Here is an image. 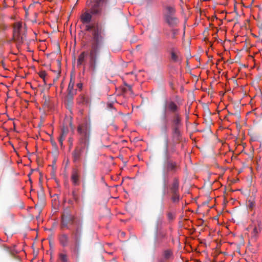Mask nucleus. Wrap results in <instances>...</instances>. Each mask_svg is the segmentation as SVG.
I'll return each instance as SVG.
<instances>
[{
  "instance_id": "obj_1",
  "label": "nucleus",
  "mask_w": 262,
  "mask_h": 262,
  "mask_svg": "<svg viewBox=\"0 0 262 262\" xmlns=\"http://www.w3.org/2000/svg\"><path fill=\"white\" fill-rule=\"evenodd\" d=\"M86 30L92 32V48L94 51H96L103 41L102 28L97 24H92L87 25Z\"/></svg>"
},
{
  "instance_id": "obj_2",
  "label": "nucleus",
  "mask_w": 262,
  "mask_h": 262,
  "mask_svg": "<svg viewBox=\"0 0 262 262\" xmlns=\"http://www.w3.org/2000/svg\"><path fill=\"white\" fill-rule=\"evenodd\" d=\"M163 13L164 19L169 26H173L178 24V19L175 16L176 8L173 5L166 6Z\"/></svg>"
},
{
  "instance_id": "obj_3",
  "label": "nucleus",
  "mask_w": 262,
  "mask_h": 262,
  "mask_svg": "<svg viewBox=\"0 0 262 262\" xmlns=\"http://www.w3.org/2000/svg\"><path fill=\"white\" fill-rule=\"evenodd\" d=\"M26 30L21 22H16L13 27V40L19 45L22 43L26 37Z\"/></svg>"
},
{
  "instance_id": "obj_4",
  "label": "nucleus",
  "mask_w": 262,
  "mask_h": 262,
  "mask_svg": "<svg viewBox=\"0 0 262 262\" xmlns=\"http://www.w3.org/2000/svg\"><path fill=\"white\" fill-rule=\"evenodd\" d=\"M78 133L81 136L80 142L86 144L90 137V127L87 124H82L78 126Z\"/></svg>"
},
{
  "instance_id": "obj_5",
  "label": "nucleus",
  "mask_w": 262,
  "mask_h": 262,
  "mask_svg": "<svg viewBox=\"0 0 262 262\" xmlns=\"http://www.w3.org/2000/svg\"><path fill=\"white\" fill-rule=\"evenodd\" d=\"M105 0H88L86 5L91 7V13L97 14L101 12V6Z\"/></svg>"
},
{
  "instance_id": "obj_6",
  "label": "nucleus",
  "mask_w": 262,
  "mask_h": 262,
  "mask_svg": "<svg viewBox=\"0 0 262 262\" xmlns=\"http://www.w3.org/2000/svg\"><path fill=\"white\" fill-rule=\"evenodd\" d=\"M74 217L73 215L66 212L62 216L61 226L63 227L68 228L69 225H72L73 223Z\"/></svg>"
},
{
  "instance_id": "obj_7",
  "label": "nucleus",
  "mask_w": 262,
  "mask_h": 262,
  "mask_svg": "<svg viewBox=\"0 0 262 262\" xmlns=\"http://www.w3.org/2000/svg\"><path fill=\"white\" fill-rule=\"evenodd\" d=\"M80 175L77 169H74L72 171L71 175V181L74 186H78L80 184L79 181Z\"/></svg>"
},
{
  "instance_id": "obj_8",
  "label": "nucleus",
  "mask_w": 262,
  "mask_h": 262,
  "mask_svg": "<svg viewBox=\"0 0 262 262\" xmlns=\"http://www.w3.org/2000/svg\"><path fill=\"white\" fill-rule=\"evenodd\" d=\"M77 102L80 105H87L89 103V98L88 96L81 94L77 99Z\"/></svg>"
},
{
  "instance_id": "obj_9",
  "label": "nucleus",
  "mask_w": 262,
  "mask_h": 262,
  "mask_svg": "<svg viewBox=\"0 0 262 262\" xmlns=\"http://www.w3.org/2000/svg\"><path fill=\"white\" fill-rule=\"evenodd\" d=\"M92 19V15L91 13L88 12H85L81 15L80 20L83 24L89 23Z\"/></svg>"
},
{
  "instance_id": "obj_10",
  "label": "nucleus",
  "mask_w": 262,
  "mask_h": 262,
  "mask_svg": "<svg viewBox=\"0 0 262 262\" xmlns=\"http://www.w3.org/2000/svg\"><path fill=\"white\" fill-rule=\"evenodd\" d=\"M88 55L86 52H83L79 55L77 60L78 65H82L85 63Z\"/></svg>"
},
{
  "instance_id": "obj_11",
  "label": "nucleus",
  "mask_w": 262,
  "mask_h": 262,
  "mask_svg": "<svg viewBox=\"0 0 262 262\" xmlns=\"http://www.w3.org/2000/svg\"><path fill=\"white\" fill-rule=\"evenodd\" d=\"M74 82L71 79L69 82L68 89V94L71 97H73L76 94V90H74Z\"/></svg>"
},
{
  "instance_id": "obj_12",
  "label": "nucleus",
  "mask_w": 262,
  "mask_h": 262,
  "mask_svg": "<svg viewBox=\"0 0 262 262\" xmlns=\"http://www.w3.org/2000/svg\"><path fill=\"white\" fill-rule=\"evenodd\" d=\"M180 55V52L176 48L171 49V59L174 61H177L179 59V56Z\"/></svg>"
},
{
  "instance_id": "obj_13",
  "label": "nucleus",
  "mask_w": 262,
  "mask_h": 262,
  "mask_svg": "<svg viewBox=\"0 0 262 262\" xmlns=\"http://www.w3.org/2000/svg\"><path fill=\"white\" fill-rule=\"evenodd\" d=\"M59 239L60 243L63 246H66L69 243V237L67 234H62L59 236Z\"/></svg>"
},
{
  "instance_id": "obj_14",
  "label": "nucleus",
  "mask_w": 262,
  "mask_h": 262,
  "mask_svg": "<svg viewBox=\"0 0 262 262\" xmlns=\"http://www.w3.org/2000/svg\"><path fill=\"white\" fill-rule=\"evenodd\" d=\"M179 190V181L178 179H174L171 187V192H178Z\"/></svg>"
},
{
  "instance_id": "obj_15",
  "label": "nucleus",
  "mask_w": 262,
  "mask_h": 262,
  "mask_svg": "<svg viewBox=\"0 0 262 262\" xmlns=\"http://www.w3.org/2000/svg\"><path fill=\"white\" fill-rule=\"evenodd\" d=\"M167 107L168 110L174 112L177 110V105L173 102H170L167 104Z\"/></svg>"
},
{
  "instance_id": "obj_16",
  "label": "nucleus",
  "mask_w": 262,
  "mask_h": 262,
  "mask_svg": "<svg viewBox=\"0 0 262 262\" xmlns=\"http://www.w3.org/2000/svg\"><path fill=\"white\" fill-rule=\"evenodd\" d=\"M172 193V196L171 197L172 201L173 202H178L180 199V196L178 192H171Z\"/></svg>"
},
{
  "instance_id": "obj_17",
  "label": "nucleus",
  "mask_w": 262,
  "mask_h": 262,
  "mask_svg": "<svg viewBox=\"0 0 262 262\" xmlns=\"http://www.w3.org/2000/svg\"><path fill=\"white\" fill-rule=\"evenodd\" d=\"M164 257L166 259H169L172 257V252L170 250H165L164 252Z\"/></svg>"
},
{
  "instance_id": "obj_18",
  "label": "nucleus",
  "mask_w": 262,
  "mask_h": 262,
  "mask_svg": "<svg viewBox=\"0 0 262 262\" xmlns=\"http://www.w3.org/2000/svg\"><path fill=\"white\" fill-rule=\"evenodd\" d=\"M59 259L61 262H67V256L64 253H60L59 255Z\"/></svg>"
},
{
  "instance_id": "obj_19",
  "label": "nucleus",
  "mask_w": 262,
  "mask_h": 262,
  "mask_svg": "<svg viewBox=\"0 0 262 262\" xmlns=\"http://www.w3.org/2000/svg\"><path fill=\"white\" fill-rule=\"evenodd\" d=\"M168 168L171 170H175L177 169V165L174 162H171L168 165Z\"/></svg>"
},
{
  "instance_id": "obj_20",
  "label": "nucleus",
  "mask_w": 262,
  "mask_h": 262,
  "mask_svg": "<svg viewBox=\"0 0 262 262\" xmlns=\"http://www.w3.org/2000/svg\"><path fill=\"white\" fill-rule=\"evenodd\" d=\"M65 138H66V135H65L64 132H63L61 134V135L60 136V137H59V143H60L61 146H62V143H63V141L64 140Z\"/></svg>"
},
{
  "instance_id": "obj_21",
  "label": "nucleus",
  "mask_w": 262,
  "mask_h": 262,
  "mask_svg": "<svg viewBox=\"0 0 262 262\" xmlns=\"http://www.w3.org/2000/svg\"><path fill=\"white\" fill-rule=\"evenodd\" d=\"M39 76L41 78H42L43 80V81H45V78L47 76V73H46V71H41L39 72Z\"/></svg>"
},
{
  "instance_id": "obj_22",
  "label": "nucleus",
  "mask_w": 262,
  "mask_h": 262,
  "mask_svg": "<svg viewBox=\"0 0 262 262\" xmlns=\"http://www.w3.org/2000/svg\"><path fill=\"white\" fill-rule=\"evenodd\" d=\"M259 232L260 230L257 227H255L253 230L252 234L254 236H256Z\"/></svg>"
},
{
  "instance_id": "obj_23",
  "label": "nucleus",
  "mask_w": 262,
  "mask_h": 262,
  "mask_svg": "<svg viewBox=\"0 0 262 262\" xmlns=\"http://www.w3.org/2000/svg\"><path fill=\"white\" fill-rule=\"evenodd\" d=\"M181 121V119L178 115H177L174 119V122L176 124H179Z\"/></svg>"
},
{
  "instance_id": "obj_24",
  "label": "nucleus",
  "mask_w": 262,
  "mask_h": 262,
  "mask_svg": "<svg viewBox=\"0 0 262 262\" xmlns=\"http://www.w3.org/2000/svg\"><path fill=\"white\" fill-rule=\"evenodd\" d=\"M167 216H168V217L169 219H173L174 218V214L171 212V213H168V214H167Z\"/></svg>"
},
{
  "instance_id": "obj_25",
  "label": "nucleus",
  "mask_w": 262,
  "mask_h": 262,
  "mask_svg": "<svg viewBox=\"0 0 262 262\" xmlns=\"http://www.w3.org/2000/svg\"><path fill=\"white\" fill-rule=\"evenodd\" d=\"M77 87L79 89V90H81L82 89V84L81 83H77Z\"/></svg>"
},
{
  "instance_id": "obj_26",
  "label": "nucleus",
  "mask_w": 262,
  "mask_h": 262,
  "mask_svg": "<svg viewBox=\"0 0 262 262\" xmlns=\"http://www.w3.org/2000/svg\"><path fill=\"white\" fill-rule=\"evenodd\" d=\"M121 234H122V235H124V233L123 232H122Z\"/></svg>"
},
{
  "instance_id": "obj_27",
  "label": "nucleus",
  "mask_w": 262,
  "mask_h": 262,
  "mask_svg": "<svg viewBox=\"0 0 262 262\" xmlns=\"http://www.w3.org/2000/svg\"><path fill=\"white\" fill-rule=\"evenodd\" d=\"M121 234H122V235H124V233L123 232H122Z\"/></svg>"
}]
</instances>
